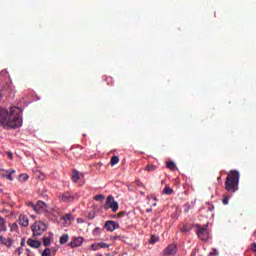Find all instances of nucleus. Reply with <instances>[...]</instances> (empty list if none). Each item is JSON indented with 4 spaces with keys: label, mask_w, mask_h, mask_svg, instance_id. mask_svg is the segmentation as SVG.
Masks as SVG:
<instances>
[{
    "label": "nucleus",
    "mask_w": 256,
    "mask_h": 256,
    "mask_svg": "<svg viewBox=\"0 0 256 256\" xmlns=\"http://www.w3.org/2000/svg\"><path fill=\"white\" fill-rule=\"evenodd\" d=\"M4 125L8 129H19L23 125V110L19 107H12Z\"/></svg>",
    "instance_id": "obj_1"
},
{
    "label": "nucleus",
    "mask_w": 256,
    "mask_h": 256,
    "mask_svg": "<svg viewBox=\"0 0 256 256\" xmlns=\"http://www.w3.org/2000/svg\"><path fill=\"white\" fill-rule=\"evenodd\" d=\"M239 179H241V174L237 170H231L225 182V189L228 193H237L239 191Z\"/></svg>",
    "instance_id": "obj_2"
},
{
    "label": "nucleus",
    "mask_w": 256,
    "mask_h": 256,
    "mask_svg": "<svg viewBox=\"0 0 256 256\" xmlns=\"http://www.w3.org/2000/svg\"><path fill=\"white\" fill-rule=\"evenodd\" d=\"M193 227H195V233L198 236V239L201 241H209V230L207 229L209 227L208 224L201 226V224H193Z\"/></svg>",
    "instance_id": "obj_3"
},
{
    "label": "nucleus",
    "mask_w": 256,
    "mask_h": 256,
    "mask_svg": "<svg viewBox=\"0 0 256 256\" xmlns=\"http://www.w3.org/2000/svg\"><path fill=\"white\" fill-rule=\"evenodd\" d=\"M105 211H109V209H112L113 213H117L119 211V203L115 201V198L110 195L106 199V203L103 207Z\"/></svg>",
    "instance_id": "obj_4"
},
{
    "label": "nucleus",
    "mask_w": 256,
    "mask_h": 256,
    "mask_svg": "<svg viewBox=\"0 0 256 256\" xmlns=\"http://www.w3.org/2000/svg\"><path fill=\"white\" fill-rule=\"evenodd\" d=\"M33 237H41L45 231H47V227L42 222H35L32 227Z\"/></svg>",
    "instance_id": "obj_5"
},
{
    "label": "nucleus",
    "mask_w": 256,
    "mask_h": 256,
    "mask_svg": "<svg viewBox=\"0 0 256 256\" xmlns=\"http://www.w3.org/2000/svg\"><path fill=\"white\" fill-rule=\"evenodd\" d=\"M62 203H73L75 199H79V195L75 192L66 191L59 195Z\"/></svg>",
    "instance_id": "obj_6"
},
{
    "label": "nucleus",
    "mask_w": 256,
    "mask_h": 256,
    "mask_svg": "<svg viewBox=\"0 0 256 256\" xmlns=\"http://www.w3.org/2000/svg\"><path fill=\"white\" fill-rule=\"evenodd\" d=\"M177 255V245L169 244L162 253V256H175Z\"/></svg>",
    "instance_id": "obj_7"
},
{
    "label": "nucleus",
    "mask_w": 256,
    "mask_h": 256,
    "mask_svg": "<svg viewBox=\"0 0 256 256\" xmlns=\"http://www.w3.org/2000/svg\"><path fill=\"white\" fill-rule=\"evenodd\" d=\"M13 173H15V170L0 169V177L2 179H8V181H13Z\"/></svg>",
    "instance_id": "obj_8"
},
{
    "label": "nucleus",
    "mask_w": 256,
    "mask_h": 256,
    "mask_svg": "<svg viewBox=\"0 0 256 256\" xmlns=\"http://www.w3.org/2000/svg\"><path fill=\"white\" fill-rule=\"evenodd\" d=\"M119 227H120L119 224L113 220H108L104 224V229L110 232L115 231V229H119Z\"/></svg>",
    "instance_id": "obj_9"
},
{
    "label": "nucleus",
    "mask_w": 256,
    "mask_h": 256,
    "mask_svg": "<svg viewBox=\"0 0 256 256\" xmlns=\"http://www.w3.org/2000/svg\"><path fill=\"white\" fill-rule=\"evenodd\" d=\"M13 243H15V240L13 238H6L4 236H0V245H4L7 247V249H11L13 247Z\"/></svg>",
    "instance_id": "obj_10"
},
{
    "label": "nucleus",
    "mask_w": 256,
    "mask_h": 256,
    "mask_svg": "<svg viewBox=\"0 0 256 256\" xmlns=\"http://www.w3.org/2000/svg\"><path fill=\"white\" fill-rule=\"evenodd\" d=\"M9 117V111L5 108H0V125H5Z\"/></svg>",
    "instance_id": "obj_11"
},
{
    "label": "nucleus",
    "mask_w": 256,
    "mask_h": 256,
    "mask_svg": "<svg viewBox=\"0 0 256 256\" xmlns=\"http://www.w3.org/2000/svg\"><path fill=\"white\" fill-rule=\"evenodd\" d=\"M85 239L83 237H77L74 238L71 242H69V247H72V249H75V247H81L83 245V242Z\"/></svg>",
    "instance_id": "obj_12"
},
{
    "label": "nucleus",
    "mask_w": 256,
    "mask_h": 256,
    "mask_svg": "<svg viewBox=\"0 0 256 256\" xmlns=\"http://www.w3.org/2000/svg\"><path fill=\"white\" fill-rule=\"evenodd\" d=\"M85 178V174L79 172L78 170H73L72 171V181L73 183H78L79 179H84Z\"/></svg>",
    "instance_id": "obj_13"
},
{
    "label": "nucleus",
    "mask_w": 256,
    "mask_h": 256,
    "mask_svg": "<svg viewBox=\"0 0 256 256\" xmlns=\"http://www.w3.org/2000/svg\"><path fill=\"white\" fill-rule=\"evenodd\" d=\"M45 209H47V204L41 200L37 201L34 208L35 213H41Z\"/></svg>",
    "instance_id": "obj_14"
},
{
    "label": "nucleus",
    "mask_w": 256,
    "mask_h": 256,
    "mask_svg": "<svg viewBox=\"0 0 256 256\" xmlns=\"http://www.w3.org/2000/svg\"><path fill=\"white\" fill-rule=\"evenodd\" d=\"M18 223L21 227H29V218L25 214H20Z\"/></svg>",
    "instance_id": "obj_15"
},
{
    "label": "nucleus",
    "mask_w": 256,
    "mask_h": 256,
    "mask_svg": "<svg viewBox=\"0 0 256 256\" xmlns=\"http://www.w3.org/2000/svg\"><path fill=\"white\" fill-rule=\"evenodd\" d=\"M27 245L32 249H39V247H41V241L29 238L27 240Z\"/></svg>",
    "instance_id": "obj_16"
},
{
    "label": "nucleus",
    "mask_w": 256,
    "mask_h": 256,
    "mask_svg": "<svg viewBox=\"0 0 256 256\" xmlns=\"http://www.w3.org/2000/svg\"><path fill=\"white\" fill-rule=\"evenodd\" d=\"M0 231H7V222L5 221V218L0 216Z\"/></svg>",
    "instance_id": "obj_17"
},
{
    "label": "nucleus",
    "mask_w": 256,
    "mask_h": 256,
    "mask_svg": "<svg viewBox=\"0 0 256 256\" xmlns=\"http://www.w3.org/2000/svg\"><path fill=\"white\" fill-rule=\"evenodd\" d=\"M166 167L167 169H170V171H177V164H175L173 161H168L166 163Z\"/></svg>",
    "instance_id": "obj_18"
},
{
    "label": "nucleus",
    "mask_w": 256,
    "mask_h": 256,
    "mask_svg": "<svg viewBox=\"0 0 256 256\" xmlns=\"http://www.w3.org/2000/svg\"><path fill=\"white\" fill-rule=\"evenodd\" d=\"M96 215H97V214L95 213V211H86V212H85V217H86L87 219H89L90 221L93 220V219H95Z\"/></svg>",
    "instance_id": "obj_19"
},
{
    "label": "nucleus",
    "mask_w": 256,
    "mask_h": 256,
    "mask_svg": "<svg viewBox=\"0 0 256 256\" xmlns=\"http://www.w3.org/2000/svg\"><path fill=\"white\" fill-rule=\"evenodd\" d=\"M231 197H233V193L225 194L224 198L222 199L223 205H229V199H231Z\"/></svg>",
    "instance_id": "obj_20"
},
{
    "label": "nucleus",
    "mask_w": 256,
    "mask_h": 256,
    "mask_svg": "<svg viewBox=\"0 0 256 256\" xmlns=\"http://www.w3.org/2000/svg\"><path fill=\"white\" fill-rule=\"evenodd\" d=\"M117 163H119V156H116V155L112 156L111 160H110V165L112 167H115V165H117Z\"/></svg>",
    "instance_id": "obj_21"
},
{
    "label": "nucleus",
    "mask_w": 256,
    "mask_h": 256,
    "mask_svg": "<svg viewBox=\"0 0 256 256\" xmlns=\"http://www.w3.org/2000/svg\"><path fill=\"white\" fill-rule=\"evenodd\" d=\"M173 193H174L173 188L169 186H165V188L163 189L164 195H173Z\"/></svg>",
    "instance_id": "obj_22"
},
{
    "label": "nucleus",
    "mask_w": 256,
    "mask_h": 256,
    "mask_svg": "<svg viewBox=\"0 0 256 256\" xmlns=\"http://www.w3.org/2000/svg\"><path fill=\"white\" fill-rule=\"evenodd\" d=\"M67 241H69V235L63 234L60 237V245H65V243H67Z\"/></svg>",
    "instance_id": "obj_23"
},
{
    "label": "nucleus",
    "mask_w": 256,
    "mask_h": 256,
    "mask_svg": "<svg viewBox=\"0 0 256 256\" xmlns=\"http://www.w3.org/2000/svg\"><path fill=\"white\" fill-rule=\"evenodd\" d=\"M62 221H73V214L67 213L61 217Z\"/></svg>",
    "instance_id": "obj_24"
},
{
    "label": "nucleus",
    "mask_w": 256,
    "mask_h": 256,
    "mask_svg": "<svg viewBox=\"0 0 256 256\" xmlns=\"http://www.w3.org/2000/svg\"><path fill=\"white\" fill-rule=\"evenodd\" d=\"M157 170V166L155 165H151V164H148L146 167H145V171H148L149 173L153 172V171H156Z\"/></svg>",
    "instance_id": "obj_25"
},
{
    "label": "nucleus",
    "mask_w": 256,
    "mask_h": 256,
    "mask_svg": "<svg viewBox=\"0 0 256 256\" xmlns=\"http://www.w3.org/2000/svg\"><path fill=\"white\" fill-rule=\"evenodd\" d=\"M49 245H51V238L44 236L43 237V246L44 247H49Z\"/></svg>",
    "instance_id": "obj_26"
},
{
    "label": "nucleus",
    "mask_w": 256,
    "mask_h": 256,
    "mask_svg": "<svg viewBox=\"0 0 256 256\" xmlns=\"http://www.w3.org/2000/svg\"><path fill=\"white\" fill-rule=\"evenodd\" d=\"M27 179H29V175H27L25 173L19 175V181L21 183H25V181H27Z\"/></svg>",
    "instance_id": "obj_27"
},
{
    "label": "nucleus",
    "mask_w": 256,
    "mask_h": 256,
    "mask_svg": "<svg viewBox=\"0 0 256 256\" xmlns=\"http://www.w3.org/2000/svg\"><path fill=\"white\" fill-rule=\"evenodd\" d=\"M9 227L11 232L19 231V225L17 223L9 224Z\"/></svg>",
    "instance_id": "obj_28"
},
{
    "label": "nucleus",
    "mask_w": 256,
    "mask_h": 256,
    "mask_svg": "<svg viewBox=\"0 0 256 256\" xmlns=\"http://www.w3.org/2000/svg\"><path fill=\"white\" fill-rule=\"evenodd\" d=\"M159 241V237H155V235H151V238L149 240L150 245H155Z\"/></svg>",
    "instance_id": "obj_29"
},
{
    "label": "nucleus",
    "mask_w": 256,
    "mask_h": 256,
    "mask_svg": "<svg viewBox=\"0 0 256 256\" xmlns=\"http://www.w3.org/2000/svg\"><path fill=\"white\" fill-rule=\"evenodd\" d=\"M192 229H195V227H193V224L191 226H185L184 228H182V233H189V231H191Z\"/></svg>",
    "instance_id": "obj_30"
},
{
    "label": "nucleus",
    "mask_w": 256,
    "mask_h": 256,
    "mask_svg": "<svg viewBox=\"0 0 256 256\" xmlns=\"http://www.w3.org/2000/svg\"><path fill=\"white\" fill-rule=\"evenodd\" d=\"M105 199V196L102 194H97L94 196V201H103Z\"/></svg>",
    "instance_id": "obj_31"
},
{
    "label": "nucleus",
    "mask_w": 256,
    "mask_h": 256,
    "mask_svg": "<svg viewBox=\"0 0 256 256\" xmlns=\"http://www.w3.org/2000/svg\"><path fill=\"white\" fill-rule=\"evenodd\" d=\"M42 256H51V249L45 248L44 251L42 252Z\"/></svg>",
    "instance_id": "obj_32"
},
{
    "label": "nucleus",
    "mask_w": 256,
    "mask_h": 256,
    "mask_svg": "<svg viewBox=\"0 0 256 256\" xmlns=\"http://www.w3.org/2000/svg\"><path fill=\"white\" fill-rule=\"evenodd\" d=\"M99 249H100L99 243H94L91 245L92 251H99Z\"/></svg>",
    "instance_id": "obj_33"
},
{
    "label": "nucleus",
    "mask_w": 256,
    "mask_h": 256,
    "mask_svg": "<svg viewBox=\"0 0 256 256\" xmlns=\"http://www.w3.org/2000/svg\"><path fill=\"white\" fill-rule=\"evenodd\" d=\"M98 244H99L100 249H107V248H109V244H107L105 242H100Z\"/></svg>",
    "instance_id": "obj_34"
},
{
    "label": "nucleus",
    "mask_w": 256,
    "mask_h": 256,
    "mask_svg": "<svg viewBox=\"0 0 256 256\" xmlns=\"http://www.w3.org/2000/svg\"><path fill=\"white\" fill-rule=\"evenodd\" d=\"M213 255H214V256H218V255H219V251H218L217 249H215V248L213 249L212 252L209 253L208 256H213Z\"/></svg>",
    "instance_id": "obj_35"
},
{
    "label": "nucleus",
    "mask_w": 256,
    "mask_h": 256,
    "mask_svg": "<svg viewBox=\"0 0 256 256\" xmlns=\"http://www.w3.org/2000/svg\"><path fill=\"white\" fill-rule=\"evenodd\" d=\"M214 209H215V206H213V204H209L208 207H207V211H209L210 213L212 211H214Z\"/></svg>",
    "instance_id": "obj_36"
},
{
    "label": "nucleus",
    "mask_w": 256,
    "mask_h": 256,
    "mask_svg": "<svg viewBox=\"0 0 256 256\" xmlns=\"http://www.w3.org/2000/svg\"><path fill=\"white\" fill-rule=\"evenodd\" d=\"M184 207L186 208L185 212L189 213V210L191 209V204L186 203Z\"/></svg>",
    "instance_id": "obj_37"
},
{
    "label": "nucleus",
    "mask_w": 256,
    "mask_h": 256,
    "mask_svg": "<svg viewBox=\"0 0 256 256\" xmlns=\"http://www.w3.org/2000/svg\"><path fill=\"white\" fill-rule=\"evenodd\" d=\"M27 206H28V207H31V208L33 209V211H35V203H33V202H28V203H27Z\"/></svg>",
    "instance_id": "obj_38"
},
{
    "label": "nucleus",
    "mask_w": 256,
    "mask_h": 256,
    "mask_svg": "<svg viewBox=\"0 0 256 256\" xmlns=\"http://www.w3.org/2000/svg\"><path fill=\"white\" fill-rule=\"evenodd\" d=\"M6 155H8L9 159H13V152L8 151L6 152Z\"/></svg>",
    "instance_id": "obj_39"
},
{
    "label": "nucleus",
    "mask_w": 256,
    "mask_h": 256,
    "mask_svg": "<svg viewBox=\"0 0 256 256\" xmlns=\"http://www.w3.org/2000/svg\"><path fill=\"white\" fill-rule=\"evenodd\" d=\"M112 239H113L114 241H117V240L121 239V236H119V235H114V236L112 237Z\"/></svg>",
    "instance_id": "obj_40"
},
{
    "label": "nucleus",
    "mask_w": 256,
    "mask_h": 256,
    "mask_svg": "<svg viewBox=\"0 0 256 256\" xmlns=\"http://www.w3.org/2000/svg\"><path fill=\"white\" fill-rule=\"evenodd\" d=\"M217 181H218L219 185H221V183H223V179L221 178V176H218Z\"/></svg>",
    "instance_id": "obj_41"
},
{
    "label": "nucleus",
    "mask_w": 256,
    "mask_h": 256,
    "mask_svg": "<svg viewBox=\"0 0 256 256\" xmlns=\"http://www.w3.org/2000/svg\"><path fill=\"white\" fill-rule=\"evenodd\" d=\"M94 233H101V228L96 227V228L94 229Z\"/></svg>",
    "instance_id": "obj_42"
},
{
    "label": "nucleus",
    "mask_w": 256,
    "mask_h": 256,
    "mask_svg": "<svg viewBox=\"0 0 256 256\" xmlns=\"http://www.w3.org/2000/svg\"><path fill=\"white\" fill-rule=\"evenodd\" d=\"M106 81H108V85H111V83H113V78H107Z\"/></svg>",
    "instance_id": "obj_43"
},
{
    "label": "nucleus",
    "mask_w": 256,
    "mask_h": 256,
    "mask_svg": "<svg viewBox=\"0 0 256 256\" xmlns=\"http://www.w3.org/2000/svg\"><path fill=\"white\" fill-rule=\"evenodd\" d=\"M118 217H120V218H121V217H125V212H123V211H122V212H119V213H118Z\"/></svg>",
    "instance_id": "obj_44"
},
{
    "label": "nucleus",
    "mask_w": 256,
    "mask_h": 256,
    "mask_svg": "<svg viewBox=\"0 0 256 256\" xmlns=\"http://www.w3.org/2000/svg\"><path fill=\"white\" fill-rule=\"evenodd\" d=\"M77 221H78V223H83V220H81V219H77Z\"/></svg>",
    "instance_id": "obj_45"
},
{
    "label": "nucleus",
    "mask_w": 256,
    "mask_h": 256,
    "mask_svg": "<svg viewBox=\"0 0 256 256\" xmlns=\"http://www.w3.org/2000/svg\"><path fill=\"white\" fill-rule=\"evenodd\" d=\"M3 98V95L0 93V99H2Z\"/></svg>",
    "instance_id": "obj_46"
},
{
    "label": "nucleus",
    "mask_w": 256,
    "mask_h": 256,
    "mask_svg": "<svg viewBox=\"0 0 256 256\" xmlns=\"http://www.w3.org/2000/svg\"><path fill=\"white\" fill-rule=\"evenodd\" d=\"M156 206H157V203H154V204H153V207H156Z\"/></svg>",
    "instance_id": "obj_47"
},
{
    "label": "nucleus",
    "mask_w": 256,
    "mask_h": 256,
    "mask_svg": "<svg viewBox=\"0 0 256 256\" xmlns=\"http://www.w3.org/2000/svg\"><path fill=\"white\" fill-rule=\"evenodd\" d=\"M21 245H25V242H24V241H22V242H21Z\"/></svg>",
    "instance_id": "obj_48"
},
{
    "label": "nucleus",
    "mask_w": 256,
    "mask_h": 256,
    "mask_svg": "<svg viewBox=\"0 0 256 256\" xmlns=\"http://www.w3.org/2000/svg\"><path fill=\"white\" fill-rule=\"evenodd\" d=\"M18 252L21 253V248H18Z\"/></svg>",
    "instance_id": "obj_49"
},
{
    "label": "nucleus",
    "mask_w": 256,
    "mask_h": 256,
    "mask_svg": "<svg viewBox=\"0 0 256 256\" xmlns=\"http://www.w3.org/2000/svg\"><path fill=\"white\" fill-rule=\"evenodd\" d=\"M151 212V210H147V213Z\"/></svg>",
    "instance_id": "obj_50"
}]
</instances>
